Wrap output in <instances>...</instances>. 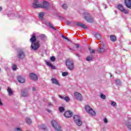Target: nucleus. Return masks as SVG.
<instances>
[{"mask_svg": "<svg viewBox=\"0 0 131 131\" xmlns=\"http://www.w3.org/2000/svg\"><path fill=\"white\" fill-rule=\"evenodd\" d=\"M34 2L32 4L33 8H43L44 9H48L49 8V3L43 1V5L38 4V0H33Z\"/></svg>", "mask_w": 131, "mask_h": 131, "instance_id": "1", "label": "nucleus"}, {"mask_svg": "<svg viewBox=\"0 0 131 131\" xmlns=\"http://www.w3.org/2000/svg\"><path fill=\"white\" fill-rule=\"evenodd\" d=\"M30 40L32 42L31 48L33 50H36L38 49V48H39V42L37 41L34 42L36 40V37L34 36V35H33Z\"/></svg>", "mask_w": 131, "mask_h": 131, "instance_id": "2", "label": "nucleus"}, {"mask_svg": "<svg viewBox=\"0 0 131 131\" xmlns=\"http://www.w3.org/2000/svg\"><path fill=\"white\" fill-rule=\"evenodd\" d=\"M66 66L70 70H73L74 69V63L73 60L71 59H67L66 61Z\"/></svg>", "mask_w": 131, "mask_h": 131, "instance_id": "3", "label": "nucleus"}, {"mask_svg": "<svg viewBox=\"0 0 131 131\" xmlns=\"http://www.w3.org/2000/svg\"><path fill=\"white\" fill-rule=\"evenodd\" d=\"M85 108L87 113H88L90 115H92V116H96V112L93 110L92 108H91L90 106L86 105L85 106Z\"/></svg>", "mask_w": 131, "mask_h": 131, "instance_id": "4", "label": "nucleus"}, {"mask_svg": "<svg viewBox=\"0 0 131 131\" xmlns=\"http://www.w3.org/2000/svg\"><path fill=\"white\" fill-rule=\"evenodd\" d=\"M52 125L53 126V127H54V128H55L56 130H62V129L61 128V126H60V124H59V123H58L56 120H53L52 121Z\"/></svg>", "mask_w": 131, "mask_h": 131, "instance_id": "5", "label": "nucleus"}, {"mask_svg": "<svg viewBox=\"0 0 131 131\" xmlns=\"http://www.w3.org/2000/svg\"><path fill=\"white\" fill-rule=\"evenodd\" d=\"M73 119L75 122L76 123L77 125H78V126H80L81 125H82V122L80 119V117H79L78 115L74 116Z\"/></svg>", "mask_w": 131, "mask_h": 131, "instance_id": "6", "label": "nucleus"}, {"mask_svg": "<svg viewBox=\"0 0 131 131\" xmlns=\"http://www.w3.org/2000/svg\"><path fill=\"white\" fill-rule=\"evenodd\" d=\"M74 97L78 101H82V95L79 92H75L74 93Z\"/></svg>", "mask_w": 131, "mask_h": 131, "instance_id": "7", "label": "nucleus"}, {"mask_svg": "<svg viewBox=\"0 0 131 131\" xmlns=\"http://www.w3.org/2000/svg\"><path fill=\"white\" fill-rule=\"evenodd\" d=\"M118 9H119V10H120L121 12H122V13H124V14H128V11L124 9V8H123V6L122 5H118Z\"/></svg>", "mask_w": 131, "mask_h": 131, "instance_id": "8", "label": "nucleus"}, {"mask_svg": "<svg viewBox=\"0 0 131 131\" xmlns=\"http://www.w3.org/2000/svg\"><path fill=\"white\" fill-rule=\"evenodd\" d=\"M72 115H73V114L70 111H67L64 113V116L67 118H70V117H72Z\"/></svg>", "mask_w": 131, "mask_h": 131, "instance_id": "9", "label": "nucleus"}, {"mask_svg": "<svg viewBox=\"0 0 131 131\" xmlns=\"http://www.w3.org/2000/svg\"><path fill=\"white\" fill-rule=\"evenodd\" d=\"M30 77L32 80H34V81H36V80L38 79L37 76L35 74L32 73L30 74Z\"/></svg>", "mask_w": 131, "mask_h": 131, "instance_id": "10", "label": "nucleus"}, {"mask_svg": "<svg viewBox=\"0 0 131 131\" xmlns=\"http://www.w3.org/2000/svg\"><path fill=\"white\" fill-rule=\"evenodd\" d=\"M18 57L19 59H24V58H25V54L22 51H20L18 52Z\"/></svg>", "mask_w": 131, "mask_h": 131, "instance_id": "11", "label": "nucleus"}, {"mask_svg": "<svg viewBox=\"0 0 131 131\" xmlns=\"http://www.w3.org/2000/svg\"><path fill=\"white\" fill-rule=\"evenodd\" d=\"M51 81L53 84H56V85H58V86H60L61 84H60V83H59V81H58V80L56 78H52L51 79Z\"/></svg>", "mask_w": 131, "mask_h": 131, "instance_id": "12", "label": "nucleus"}, {"mask_svg": "<svg viewBox=\"0 0 131 131\" xmlns=\"http://www.w3.org/2000/svg\"><path fill=\"white\" fill-rule=\"evenodd\" d=\"M125 5L128 9H131V0H125Z\"/></svg>", "mask_w": 131, "mask_h": 131, "instance_id": "13", "label": "nucleus"}, {"mask_svg": "<svg viewBox=\"0 0 131 131\" xmlns=\"http://www.w3.org/2000/svg\"><path fill=\"white\" fill-rule=\"evenodd\" d=\"M46 63L47 64V66H49V67H51V68H52V69H55L56 68V67H55V66L54 65H53V64H52V63H51V61L46 60Z\"/></svg>", "mask_w": 131, "mask_h": 131, "instance_id": "14", "label": "nucleus"}, {"mask_svg": "<svg viewBox=\"0 0 131 131\" xmlns=\"http://www.w3.org/2000/svg\"><path fill=\"white\" fill-rule=\"evenodd\" d=\"M17 80L20 83H24L25 82V79L21 76L18 77Z\"/></svg>", "mask_w": 131, "mask_h": 131, "instance_id": "15", "label": "nucleus"}, {"mask_svg": "<svg viewBox=\"0 0 131 131\" xmlns=\"http://www.w3.org/2000/svg\"><path fill=\"white\" fill-rule=\"evenodd\" d=\"M59 97L60 98V99H63L66 102H69L70 101V98L67 96L63 98L61 95H59Z\"/></svg>", "mask_w": 131, "mask_h": 131, "instance_id": "16", "label": "nucleus"}, {"mask_svg": "<svg viewBox=\"0 0 131 131\" xmlns=\"http://www.w3.org/2000/svg\"><path fill=\"white\" fill-rule=\"evenodd\" d=\"M77 26H80V27H82V28H86V26H85L84 24H83L80 23H77Z\"/></svg>", "mask_w": 131, "mask_h": 131, "instance_id": "17", "label": "nucleus"}, {"mask_svg": "<svg viewBox=\"0 0 131 131\" xmlns=\"http://www.w3.org/2000/svg\"><path fill=\"white\" fill-rule=\"evenodd\" d=\"M7 91L9 96H12V95H13V91H12V89H11V88L8 87L7 89Z\"/></svg>", "mask_w": 131, "mask_h": 131, "instance_id": "18", "label": "nucleus"}, {"mask_svg": "<svg viewBox=\"0 0 131 131\" xmlns=\"http://www.w3.org/2000/svg\"><path fill=\"white\" fill-rule=\"evenodd\" d=\"M85 20H86V21H88V22H93L94 21V19H93V18L91 17H88L86 16L85 17Z\"/></svg>", "mask_w": 131, "mask_h": 131, "instance_id": "19", "label": "nucleus"}, {"mask_svg": "<svg viewBox=\"0 0 131 131\" xmlns=\"http://www.w3.org/2000/svg\"><path fill=\"white\" fill-rule=\"evenodd\" d=\"M26 122H27V123H28V124H30V123H32V121L31 120V119H30V118H26Z\"/></svg>", "mask_w": 131, "mask_h": 131, "instance_id": "20", "label": "nucleus"}, {"mask_svg": "<svg viewBox=\"0 0 131 131\" xmlns=\"http://www.w3.org/2000/svg\"><path fill=\"white\" fill-rule=\"evenodd\" d=\"M110 39L112 41H115V40H116V37H115V35H111Z\"/></svg>", "mask_w": 131, "mask_h": 131, "instance_id": "21", "label": "nucleus"}, {"mask_svg": "<svg viewBox=\"0 0 131 131\" xmlns=\"http://www.w3.org/2000/svg\"><path fill=\"white\" fill-rule=\"evenodd\" d=\"M43 16H45L44 12H41L39 14V17L40 19H42V18H43Z\"/></svg>", "mask_w": 131, "mask_h": 131, "instance_id": "22", "label": "nucleus"}, {"mask_svg": "<svg viewBox=\"0 0 131 131\" xmlns=\"http://www.w3.org/2000/svg\"><path fill=\"white\" fill-rule=\"evenodd\" d=\"M95 37L97 39H101V35H100V34H98V33L96 34L95 35Z\"/></svg>", "mask_w": 131, "mask_h": 131, "instance_id": "23", "label": "nucleus"}, {"mask_svg": "<svg viewBox=\"0 0 131 131\" xmlns=\"http://www.w3.org/2000/svg\"><path fill=\"white\" fill-rule=\"evenodd\" d=\"M59 111L60 112L62 113L65 111V108L63 107L60 106L59 107Z\"/></svg>", "mask_w": 131, "mask_h": 131, "instance_id": "24", "label": "nucleus"}, {"mask_svg": "<svg viewBox=\"0 0 131 131\" xmlns=\"http://www.w3.org/2000/svg\"><path fill=\"white\" fill-rule=\"evenodd\" d=\"M61 7L62 9H64V10H67V8H68V6H67V5L65 4H63Z\"/></svg>", "mask_w": 131, "mask_h": 131, "instance_id": "25", "label": "nucleus"}, {"mask_svg": "<svg viewBox=\"0 0 131 131\" xmlns=\"http://www.w3.org/2000/svg\"><path fill=\"white\" fill-rule=\"evenodd\" d=\"M116 84H118L119 85H120V84L121 83V82H120V80L117 79L116 80Z\"/></svg>", "mask_w": 131, "mask_h": 131, "instance_id": "26", "label": "nucleus"}, {"mask_svg": "<svg viewBox=\"0 0 131 131\" xmlns=\"http://www.w3.org/2000/svg\"><path fill=\"white\" fill-rule=\"evenodd\" d=\"M98 51L99 52V53H103V52L105 51V49H104V48H100L99 49Z\"/></svg>", "mask_w": 131, "mask_h": 131, "instance_id": "27", "label": "nucleus"}, {"mask_svg": "<svg viewBox=\"0 0 131 131\" xmlns=\"http://www.w3.org/2000/svg\"><path fill=\"white\" fill-rule=\"evenodd\" d=\"M86 61H91L93 60V57L91 56H88L86 58Z\"/></svg>", "mask_w": 131, "mask_h": 131, "instance_id": "28", "label": "nucleus"}, {"mask_svg": "<svg viewBox=\"0 0 131 131\" xmlns=\"http://www.w3.org/2000/svg\"><path fill=\"white\" fill-rule=\"evenodd\" d=\"M50 60L51 61H52V62H55L56 58L55 57V56H52L50 58Z\"/></svg>", "mask_w": 131, "mask_h": 131, "instance_id": "29", "label": "nucleus"}, {"mask_svg": "<svg viewBox=\"0 0 131 131\" xmlns=\"http://www.w3.org/2000/svg\"><path fill=\"white\" fill-rule=\"evenodd\" d=\"M12 70L15 71L17 70V66L16 64H13L12 66Z\"/></svg>", "mask_w": 131, "mask_h": 131, "instance_id": "30", "label": "nucleus"}, {"mask_svg": "<svg viewBox=\"0 0 131 131\" xmlns=\"http://www.w3.org/2000/svg\"><path fill=\"white\" fill-rule=\"evenodd\" d=\"M100 98L103 100H105L106 99V96L103 95V94H100Z\"/></svg>", "mask_w": 131, "mask_h": 131, "instance_id": "31", "label": "nucleus"}, {"mask_svg": "<svg viewBox=\"0 0 131 131\" xmlns=\"http://www.w3.org/2000/svg\"><path fill=\"white\" fill-rule=\"evenodd\" d=\"M49 26L50 27H51V28H52V29H54V30H57V29H56V28L53 26V25L49 24Z\"/></svg>", "mask_w": 131, "mask_h": 131, "instance_id": "32", "label": "nucleus"}, {"mask_svg": "<svg viewBox=\"0 0 131 131\" xmlns=\"http://www.w3.org/2000/svg\"><path fill=\"white\" fill-rule=\"evenodd\" d=\"M62 76H67V75H68V72H64L62 73Z\"/></svg>", "mask_w": 131, "mask_h": 131, "instance_id": "33", "label": "nucleus"}, {"mask_svg": "<svg viewBox=\"0 0 131 131\" xmlns=\"http://www.w3.org/2000/svg\"><path fill=\"white\" fill-rule=\"evenodd\" d=\"M111 106H113L114 107H115V106H116V102H115V101L112 102Z\"/></svg>", "mask_w": 131, "mask_h": 131, "instance_id": "34", "label": "nucleus"}, {"mask_svg": "<svg viewBox=\"0 0 131 131\" xmlns=\"http://www.w3.org/2000/svg\"><path fill=\"white\" fill-rule=\"evenodd\" d=\"M89 51H90L91 54L95 53V51L91 48H89Z\"/></svg>", "mask_w": 131, "mask_h": 131, "instance_id": "35", "label": "nucleus"}, {"mask_svg": "<svg viewBox=\"0 0 131 131\" xmlns=\"http://www.w3.org/2000/svg\"><path fill=\"white\" fill-rule=\"evenodd\" d=\"M23 97H27V96H28V93H27V92H24L23 93Z\"/></svg>", "mask_w": 131, "mask_h": 131, "instance_id": "36", "label": "nucleus"}, {"mask_svg": "<svg viewBox=\"0 0 131 131\" xmlns=\"http://www.w3.org/2000/svg\"><path fill=\"white\" fill-rule=\"evenodd\" d=\"M128 128L131 130V123H129V124L127 125Z\"/></svg>", "mask_w": 131, "mask_h": 131, "instance_id": "37", "label": "nucleus"}, {"mask_svg": "<svg viewBox=\"0 0 131 131\" xmlns=\"http://www.w3.org/2000/svg\"><path fill=\"white\" fill-rule=\"evenodd\" d=\"M103 121L104 123H107L108 122V120H107V118H105L103 119Z\"/></svg>", "mask_w": 131, "mask_h": 131, "instance_id": "38", "label": "nucleus"}, {"mask_svg": "<svg viewBox=\"0 0 131 131\" xmlns=\"http://www.w3.org/2000/svg\"><path fill=\"white\" fill-rule=\"evenodd\" d=\"M75 47L76 48H77V49H78V48H79V44H77V43H75Z\"/></svg>", "mask_w": 131, "mask_h": 131, "instance_id": "39", "label": "nucleus"}, {"mask_svg": "<svg viewBox=\"0 0 131 131\" xmlns=\"http://www.w3.org/2000/svg\"><path fill=\"white\" fill-rule=\"evenodd\" d=\"M62 37H63V38H64L65 39H68V38L64 36H62Z\"/></svg>", "mask_w": 131, "mask_h": 131, "instance_id": "40", "label": "nucleus"}, {"mask_svg": "<svg viewBox=\"0 0 131 131\" xmlns=\"http://www.w3.org/2000/svg\"><path fill=\"white\" fill-rule=\"evenodd\" d=\"M67 25H70V22L67 21Z\"/></svg>", "mask_w": 131, "mask_h": 131, "instance_id": "41", "label": "nucleus"}, {"mask_svg": "<svg viewBox=\"0 0 131 131\" xmlns=\"http://www.w3.org/2000/svg\"><path fill=\"white\" fill-rule=\"evenodd\" d=\"M41 128H42V129H46V126H43V127H42Z\"/></svg>", "mask_w": 131, "mask_h": 131, "instance_id": "42", "label": "nucleus"}, {"mask_svg": "<svg viewBox=\"0 0 131 131\" xmlns=\"http://www.w3.org/2000/svg\"><path fill=\"white\" fill-rule=\"evenodd\" d=\"M49 106H52V103L51 102H49Z\"/></svg>", "mask_w": 131, "mask_h": 131, "instance_id": "43", "label": "nucleus"}, {"mask_svg": "<svg viewBox=\"0 0 131 131\" xmlns=\"http://www.w3.org/2000/svg\"><path fill=\"white\" fill-rule=\"evenodd\" d=\"M2 10H3V8L0 7V11H2Z\"/></svg>", "mask_w": 131, "mask_h": 131, "instance_id": "44", "label": "nucleus"}, {"mask_svg": "<svg viewBox=\"0 0 131 131\" xmlns=\"http://www.w3.org/2000/svg\"><path fill=\"white\" fill-rule=\"evenodd\" d=\"M33 91H35V88H33Z\"/></svg>", "mask_w": 131, "mask_h": 131, "instance_id": "45", "label": "nucleus"}, {"mask_svg": "<svg viewBox=\"0 0 131 131\" xmlns=\"http://www.w3.org/2000/svg\"><path fill=\"white\" fill-rule=\"evenodd\" d=\"M43 36H45V35H43Z\"/></svg>", "mask_w": 131, "mask_h": 131, "instance_id": "46", "label": "nucleus"}, {"mask_svg": "<svg viewBox=\"0 0 131 131\" xmlns=\"http://www.w3.org/2000/svg\"><path fill=\"white\" fill-rule=\"evenodd\" d=\"M0 71H1V69H0Z\"/></svg>", "mask_w": 131, "mask_h": 131, "instance_id": "47", "label": "nucleus"}, {"mask_svg": "<svg viewBox=\"0 0 131 131\" xmlns=\"http://www.w3.org/2000/svg\"><path fill=\"white\" fill-rule=\"evenodd\" d=\"M0 91H1V88H0Z\"/></svg>", "mask_w": 131, "mask_h": 131, "instance_id": "48", "label": "nucleus"}]
</instances>
